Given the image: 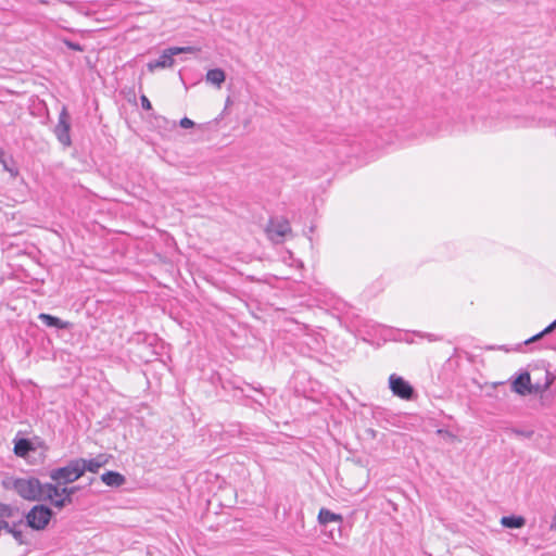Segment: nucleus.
Wrapping results in <instances>:
<instances>
[{
	"instance_id": "obj_18",
	"label": "nucleus",
	"mask_w": 556,
	"mask_h": 556,
	"mask_svg": "<svg viewBox=\"0 0 556 556\" xmlns=\"http://www.w3.org/2000/svg\"><path fill=\"white\" fill-rule=\"evenodd\" d=\"M23 523V520H18L17 522H13L9 532L13 538L14 540L20 544V545H23V544H27V540L25 539V535L23 533V531L20 529V526Z\"/></svg>"
},
{
	"instance_id": "obj_4",
	"label": "nucleus",
	"mask_w": 556,
	"mask_h": 556,
	"mask_svg": "<svg viewBox=\"0 0 556 556\" xmlns=\"http://www.w3.org/2000/svg\"><path fill=\"white\" fill-rule=\"evenodd\" d=\"M71 115L65 106L62 108L59 113L58 124L53 129L58 141L64 147L68 148L72 146L71 138Z\"/></svg>"
},
{
	"instance_id": "obj_10",
	"label": "nucleus",
	"mask_w": 556,
	"mask_h": 556,
	"mask_svg": "<svg viewBox=\"0 0 556 556\" xmlns=\"http://www.w3.org/2000/svg\"><path fill=\"white\" fill-rule=\"evenodd\" d=\"M101 481L108 486L119 488L125 483L126 479L122 473L109 470L101 475Z\"/></svg>"
},
{
	"instance_id": "obj_32",
	"label": "nucleus",
	"mask_w": 556,
	"mask_h": 556,
	"mask_svg": "<svg viewBox=\"0 0 556 556\" xmlns=\"http://www.w3.org/2000/svg\"><path fill=\"white\" fill-rule=\"evenodd\" d=\"M427 338L430 340V341H435L438 340V338L433 334H427Z\"/></svg>"
},
{
	"instance_id": "obj_30",
	"label": "nucleus",
	"mask_w": 556,
	"mask_h": 556,
	"mask_svg": "<svg viewBox=\"0 0 556 556\" xmlns=\"http://www.w3.org/2000/svg\"><path fill=\"white\" fill-rule=\"evenodd\" d=\"M556 329V319L544 328V333L549 334Z\"/></svg>"
},
{
	"instance_id": "obj_33",
	"label": "nucleus",
	"mask_w": 556,
	"mask_h": 556,
	"mask_svg": "<svg viewBox=\"0 0 556 556\" xmlns=\"http://www.w3.org/2000/svg\"><path fill=\"white\" fill-rule=\"evenodd\" d=\"M2 516H3V514H0V517H2Z\"/></svg>"
},
{
	"instance_id": "obj_21",
	"label": "nucleus",
	"mask_w": 556,
	"mask_h": 556,
	"mask_svg": "<svg viewBox=\"0 0 556 556\" xmlns=\"http://www.w3.org/2000/svg\"><path fill=\"white\" fill-rule=\"evenodd\" d=\"M166 50L168 51L170 56L174 58V55H177L180 53L192 52L194 49L192 47H172Z\"/></svg>"
},
{
	"instance_id": "obj_6",
	"label": "nucleus",
	"mask_w": 556,
	"mask_h": 556,
	"mask_svg": "<svg viewBox=\"0 0 556 556\" xmlns=\"http://www.w3.org/2000/svg\"><path fill=\"white\" fill-rule=\"evenodd\" d=\"M60 484L55 483H45L46 489V500H52V497H71L73 498V495L80 490V486H63L60 488Z\"/></svg>"
},
{
	"instance_id": "obj_20",
	"label": "nucleus",
	"mask_w": 556,
	"mask_h": 556,
	"mask_svg": "<svg viewBox=\"0 0 556 556\" xmlns=\"http://www.w3.org/2000/svg\"><path fill=\"white\" fill-rule=\"evenodd\" d=\"M551 384H552V380H549V379H547L546 382L543 386H541L539 383H536V384H532L531 383V387H530L531 392H530V394L542 393V392L546 391L551 387Z\"/></svg>"
},
{
	"instance_id": "obj_15",
	"label": "nucleus",
	"mask_w": 556,
	"mask_h": 556,
	"mask_svg": "<svg viewBox=\"0 0 556 556\" xmlns=\"http://www.w3.org/2000/svg\"><path fill=\"white\" fill-rule=\"evenodd\" d=\"M501 523L505 528L520 529L526 525V519L522 516L509 515L502 517Z\"/></svg>"
},
{
	"instance_id": "obj_9",
	"label": "nucleus",
	"mask_w": 556,
	"mask_h": 556,
	"mask_svg": "<svg viewBox=\"0 0 556 556\" xmlns=\"http://www.w3.org/2000/svg\"><path fill=\"white\" fill-rule=\"evenodd\" d=\"M38 319L47 327L49 328H56V329H72L73 324L66 320H63L56 316L47 314V313H40L38 315Z\"/></svg>"
},
{
	"instance_id": "obj_5",
	"label": "nucleus",
	"mask_w": 556,
	"mask_h": 556,
	"mask_svg": "<svg viewBox=\"0 0 556 556\" xmlns=\"http://www.w3.org/2000/svg\"><path fill=\"white\" fill-rule=\"evenodd\" d=\"M389 387L394 395L403 399L410 400L414 396V388L402 377L392 374L389 377Z\"/></svg>"
},
{
	"instance_id": "obj_13",
	"label": "nucleus",
	"mask_w": 556,
	"mask_h": 556,
	"mask_svg": "<svg viewBox=\"0 0 556 556\" xmlns=\"http://www.w3.org/2000/svg\"><path fill=\"white\" fill-rule=\"evenodd\" d=\"M339 522L342 523L343 517L340 514L332 513L331 510L327 508H320L318 513V522L321 526H326L329 522Z\"/></svg>"
},
{
	"instance_id": "obj_3",
	"label": "nucleus",
	"mask_w": 556,
	"mask_h": 556,
	"mask_svg": "<svg viewBox=\"0 0 556 556\" xmlns=\"http://www.w3.org/2000/svg\"><path fill=\"white\" fill-rule=\"evenodd\" d=\"M52 516L53 510L49 506L43 504L35 505L25 515L26 526L36 531L43 530L49 525Z\"/></svg>"
},
{
	"instance_id": "obj_2",
	"label": "nucleus",
	"mask_w": 556,
	"mask_h": 556,
	"mask_svg": "<svg viewBox=\"0 0 556 556\" xmlns=\"http://www.w3.org/2000/svg\"><path fill=\"white\" fill-rule=\"evenodd\" d=\"M49 477L58 484H68L77 481L81 476L78 458L71 459L63 467L54 468Z\"/></svg>"
},
{
	"instance_id": "obj_17",
	"label": "nucleus",
	"mask_w": 556,
	"mask_h": 556,
	"mask_svg": "<svg viewBox=\"0 0 556 556\" xmlns=\"http://www.w3.org/2000/svg\"><path fill=\"white\" fill-rule=\"evenodd\" d=\"M81 476L85 475L86 471L97 473L100 469V466H98V463L94 460V458L86 459V458H78Z\"/></svg>"
},
{
	"instance_id": "obj_14",
	"label": "nucleus",
	"mask_w": 556,
	"mask_h": 556,
	"mask_svg": "<svg viewBox=\"0 0 556 556\" xmlns=\"http://www.w3.org/2000/svg\"><path fill=\"white\" fill-rule=\"evenodd\" d=\"M226 79V74L222 68H212L208 70L206 73V81L211 83L212 85L216 86L217 88H220L223 83Z\"/></svg>"
},
{
	"instance_id": "obj_27",
	"label": "nucleus",
	"mask_w": 556,
	"mask_h": 556,
	"mask_svg": "<svg viewBox=\"0 0 556 556\" xmlns=\"http://www.w3.org/2000/svg\"><path fill=\"white\" fill-rule=\"evenodd\" d=\"M545 336H547V334L544 333V329H543L539 333H536V334L532 336L531 338L527 339L525 341V344H530V343L536 342V341H539L540 339H542Z\"/></svg>"
},
{
	"instance_id": "obj_7",
	"label": "nucleus",
	"mask_w": 556,
	"mask_h": 556,
	"mask_svg": "<svg viewBox=\"0 0 556 556\" xmlns=\"http://www.w3.org/2000/svg\"><path fill=\"white\" fill-rule=\"evenodd\" d=\"M266 230L271 239H276L283 238L291 231V227L285 218H270Z\"/></svg>"
},
{
	"instance_id": "obj_19",
	"label": "nucleus",
	"mask_w": 556,
	"mask_h": 556,
	"mask_svg": "<svg viewBox=\"0 0 556 556\" xmlns=\"http://www.w3.org/2000/svg\"><path fill=\"white\" fill-rule=\"evenodd\" d=\"M52 506L56 507L58 509H62L64 508L65 506L70 505L73 503V498L71 497H63V496H60V497H52V500H48Z\"/></svg>"
},
{
	"instance_id": "obj_26",
	"label": "nucleus",
	"mask_w": 556,
	"mask_h": 556,
	"mask_svg": "<svg viewBox=\"0 0 556 556\" xmlns=\"http://www.w3.org/2000/svg\"><path fill=\"white\" fill-rule=\"evenodd\" d=\"M513 432L517 435L525 437L527 439L532 438V435L534 434L533 430L514 429Z\"/></svg>"
},
{
	"instance_id": "obj_22",
	"label": "nucleus",
	"mask_w": 556,
	"mask_h": 556,
	"mask_svg": "<svg viewBox=\"0 0 556 556\" xmlns=\"http://www.w3.org/2000/svg\"><path fill=\"white\" fill-rule=\"evenodd\" d=\"M0 162L3 165L4 170L9 172L12 176H16L18 174L17 168L14 165H10L4 159H3V152H0Z\"/></svg>"
},
{
	"instance_id": "obj_24",
	"label": "nucleus",
	"mask_w": 556,
	"mask_h": 556,
	"mask_svg": "<svg viewBox=\"0 0 556 556\" xmlns=\"http://www.w3.org/2000/svg\"><path fill=\"white\" fill-rule=\"evenodd\" d=\"M63 43L71 50L79 52L84 51V47L79 42L72 41L70 39H63Z\"/></svg>"
},
{
	"instance_id": "obj_1",
	"label": "nucleus",
	"mask_w": 556,
	"mask_h": 556,
	"mask_svg": "<svg viewBox=\"0 0 556 556\" xmlns=\"http://www.w3.org/2000/svg\"><path fill=\"white\" fill-rule=\"evenodd\" d=\"M4 489L14 490L23 500L42 501L46 500L45 483L36 477L11 478L2 482Z\"/></svg>"
},
{
	"instance_id": "obj_23",
	"label": "nucleus",
	"mask_w": 556,
	"mask_h": 556,
	"mask_svg": "<svg viewBox=\"0 0 556 556\" xmlns=\"http://www.w3.org/2000/svg\"><path fill=\"white\" fill-rule=\"evenodd\" d=\"M150 339V336L144 332H136L130 338V342L141 343V342H148Z\"/></svg>"
},
{
	"instance_id": "obj_25",
	"label": "nucleus",
	"mask_w": 556,
	"mask_h": 556,
	"mask_svg": "<svg viewBox=\"0 0 556 556\" xmlns=\"http://www.w3.org/2000/svg\"><path fill=\"white\" fill-rule=\"evenodd\" d=\"M110 457H111L110 455L101 453L94 457V460L98 463V466H100V468H101L108 464Z\"/></svg>"
},
{
	"instance_id": "obj_31",
	"label": "nucleus",
	"mask_w": 556,
	"mask_h": 556,
	"mask_svg": "<svg viewBox=\"0 0 556 556\" xmlns=\"http://www.w3.org/2000/svg\"><path fill=\"white\" fill-rule=\"evenodd\" d=\"M551 529L552 530H556V514L553 517V520H552V523H551Z\"/></svg>"
},
{
	"instance_id": "obj_11",
	"label": "nucleus",
	"mask_w": 556,
	"mask_h": 556,
	"mask_svg": "<svg viewBox=\"0 0 556 556\" xmlns=\"http://www.w3.org/2000/svg\"><path fill=\"white\" fill-rule=\"evenodd\" d=\"M174 63V58H172L168 51L165 49L157 60L148 63V68L150 72H153L155 68L172 67Z\"/></svg>"
},
{
	"instance_id": "obj_28",
	"label": "nucleus",
	"mask_w": 556,
	"mask_h": 556,
	"mask_svg": "<svg viewBox=\"0 0 556 556\" xmlns=\"http://www.w3.org/2000/svg\"><path fill=\"white\" fill-rule=\"evenodd\" d=\"M140 101H141V106L143 110H146V111L152 110V104H151L150 100L144 94H141Z\"/></svg>"
},
{
	"instance_id": "obj_8",
	"label": "nucleus",
	"mask_w": 556,
	"mask_h": 556,
	"mask_svg": "<svg viewBox=\"0 0 556 556\" xmlns=\"http://www.w3.org/2000/svg\"><path fill=\"white\" fill-rule=\"evenodd\" d=\"M531 377L528 371L520 372L511 380V390L519 395H528L531 390Z\"/></svg>"
},
{
	"instance_id": "obj_16",
	"label": "nucleus",
	"mask_w": 556,
	"mask_h": 556,
	"mask_svg": "<svg viewBox=\"0 0 556 556\" xmlns=\"http://www.w3.org/2000/svg\"><path fill=\"white\" fill-rule=\"evenodd\" d=\"M33 450L31 442L28 439H18L14 442V454L20 457H25Z\"/></svg>"
},
{
	"instance_id": "obj_29",
	"label": "nucleus",
	"mask_w": 556,
	"mask_h": 556,
	"mask_svg": "<svg viewBox=\"0 0 556 556\" xmlns=\"http://www.w3.org/2000/svg\"><path fill=\"white\" fill-rule=\"evenodd\" d=\"M179 125H180V127L188 129V128H192L194 126V122L188 117H184L180 119Z\"/></svg>"
},
{
	"instance_id": "obj_12",
	"label": "nucleus",
	"mask_w": 556,
	"mask_h": 556,
	"mask_svg": "<svg viewBox=\"0 0 556 556\" xmlns=\"http://www.w3.org/2000/svg\"><path fill=\"white\" fill-rule=\"evenodd\" d=\"M0 514H3V516L0 517V532L2 530L9 532L12 523H10L8 519L13 517L14 508L9 504L0 503Z\"/></svg>"
}]
</instances>
